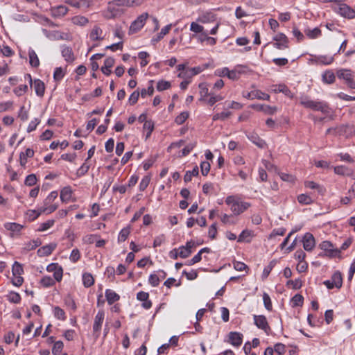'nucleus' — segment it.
Wrapping results in <instances>:
<instances>
[{
	"label": "nucleus",
	"instance_id": "nucleus-1",
	"mask_svg": "<svg viewBox=\"0 0 355 355\" xmlns=\"http://www.w3.org/2000/svg\"><path fill=\"white\" fill-rule=\"evenodd\" d=\"M225 202L233 215L236 216L242 214L251 207L250 202L242 200L241 198L236 195L228 196Z\"/></svg>",
	"mask_w": 355,
	"mask_h": 355
},
{
	"label": "nucleus",
	"instance_id": "nucleus-2",
	"mask_svg": "<svg viewBox=\"0 0 355 355\" xmlns=\"http://www.w3.org/2000/svg\"><path fill=\"white\" fill-rule=\"evenodd\" d=\"M300 103L305 108L311 109L314 111H320L324 114L329 113V107L324 101H313L309 96H304L300 98Z\"/></svg>",
	"mask_w": 355,
	"mask_h": 355
},
{
	"label": "nucleus",
	"instance_id": "nucleus-3",
	"mask_svg": "<svg viewBox=\"0 0 355 355\" xmlns=\"http://www.w3.org/2000/svg\"><path fill=\"white\" fill-rule=\"evenodd\" d=\"M149 15L144 12L139 15L134 21L132 22L130 28L129 34H134L139 31L145 25Z\"/></svg>",
	"mask_w": 355,
	"mask_h": 355
},
{
	"label": "nucleus",
	"instance_id": "nucleus-4",
	"mask_svg": "<svg viewBox=\"0 0 355 355\" xmlns=\"http://www.w3.org/2000/svg\"><path fill=\"white\" fill-rule=\"evenodd\" d=\"M274 41L273 46L279 50H284L288 48L289 40L287 36L282 33H278L272 37Z\"/></svg>",
	"mask_w": 355,
	"mask_h": 355
},
{
	"label": "nucleus",
	"instance_id": "nucleus-5",
	"mask_svg": "<svg viewBox=\"0 0 355 355\" xmlns=\"http://www.w3.org/2000/svg\"><path fill=\"white\" fill-rule=\"evenodd\" d=\"M254 324L258 329L263 330L267 335L271 333V328L269 326L267 318L263 315H254Z\"/></svg>",
	"mask_w": 355,
	"mask_h": 355
},
{
	"label": "nucleus",
	"instance_id": "nucleus-6",
	"mask_svg": "<svg viewBox=\"0 0 355 355\" xmlns=\"http://www.w3.org/2000/svg\"><path fill=\"white\" fill-rule=\"evenodd\" d=\"M334 10L340 16L348 19L355 17V10L345 3H341L334 7Z\"/></svg>",
	"mask_w": 355,
	"mask_h": 355
},
{
	"label": "nucleus",
	"instance_id": "nucleus-7",
	"mask_svg": "<svg viewBox=\"0 0 355 355\" xmlns=\"http://www.w3.org/2000/svg\"><path fill=\"white\" fill-rule=\"evenodd\" d=\"M105 318V312L103 310H99L96 315L93 323V331L94 334H96V337H98L102 324L103 323Z\"/></svg>",
	"mask_w": 355,
	"mask_h": 355
},
{
	"label": "nucleus",
	"instance_id": "nucleus-8",
	"mask_svg": "<svg viewBox=\"0 0 355 355\" xmlns=\"http://www.w3.org/2000/svg\"><path fill=\"white\" fill-rule=\"evenodd\" d=\"M117 7L119 6L115 4L114 0L108 2L107 7L106 10L105 11L104 16L106 18L111 19L120 15L121 10Z\"/></svg>",
	"mask_w": 355,
	"mask_h": 355
},
{
	"label": "nucleus",
	"instance_id": "nucleus-9",
	"mask_svg": "<svg viewBox=\"0 0 355 355\" xmlns=\"http://www.w3.org/2000/svg\"><path fill=\"white\" fill-rule=\"evenodd\" d=\"M194 247V241H187L185 245H182L178 248L179 256L182 259L187 258L191 254V249Z\"/></svg>",
	"mask_w": 355,
	"mask_h": 355
},
{
	"label": "nucleus",
	"instance_id": "nucleus-10",
	"mask_svg": "<svg viewBox=\"0 0 355 355\" xmlns=\"http://www.w3.org/2000/svg\"><path fill=\"white\" fill-rule=\"evenodd\" d=\"M320 247L322 250L326 251L328 255L334 257L340 254V250L338 249H334L333 245L330 241H324L320 244Z\"/></svg>",
	"mask_w": 355,
	"mask_h": 355
},
{
	"label": "nucleus",
	"instance_id": "nucleus-11",
	"mask_svg": "<svg viewBox=\"0 0 355 355\" xmlns=\"http://www.w3.org/2000/svg\"><path fill=\"white\" fill-rule=\"evenodd\" d=\"M303 247L305 250L306 251H311L312 250L315 245V239L311 233H306L303 237Z\"/></svg>",
	"mask_w": 355,
	"mask_h": 355
},
{
	"label": "nucleus",
	"instance_id": "nucleus-12",
	"mask_svg": "<svg viewBox=\"0 0 355 355\" xmlns=\"http://www.w3.org/2000/svg\"><path fill=\"white\" fill-rule=\"evenodd\" d=\"M61 53L64 60L69 63L73 62L76 59L72 49L68 46H62L61 47Z\"/></svg>",
	"mask_w": 355,
	"mask_h": 355
},
{
	"label": "nucleus",
	"instance_id": "nucleus-13",
	"mask_svg": "<svg viewBox=\"0 0 355 355\" xmlns=\"http://www.w3.org/2000/svg\"><path fill=\"white\" fill-rule=\"evenodd\" d=\"M251 107L254 110H256L257 111H262L266 114H274L277 111V107H272L270 105H261V104H257V105H252Z\"/></svg>",
	"mask_w": 355,
	"mask_h": 355
},
{
	"label": "nucleus",
	"instance_id": "nucleus-14",
	"mask_svg": "<svg viewBox=\"0 0 355 355\" xmlns=\"http://www.w3.org/2000/svg\"><path fill=\"white\" fill-rule=\"evenodd\" d=\"M272 91L274 93H283L285 96L290 98H293V94L289 89V88L284 84H279L272 85Z\"/></svg>",
	"mask_w": 355,
	"mask_h": 355
},
{
	"label": "nucleus",
	"instance_id": "nucleus-15",
	"mask_svg": "<svg viewBox=\"0 0 355 355\" xmlns=\"http://www.w3.org/2000/svg\"><path fill=\"white\" fill-rule=\"evenodd\" d=\"M334 60V56L331 55H318L315 56L314 58L311 59L312 63L329 65L331 64Z\"/></svg>",
	"mask_w": 355,
	"mask_h": 355
},
{
	"label": "nucleus",
	"instance_id": "nucleus-16",
	"mask_svg": "<svg viewBox=\"0 0 355 355\" xmlns=\"http://www.w3.org/2000/svg\"><path fill=\"white\" fill-rule=\"evenodd\" d=\"M245 67L237 65L234 69L230 70L227 78L232 80H236L240 78L241 73L245 72Z\"/></svg>",
	"mask_w": 355,
	"mask_h": 355
},
{
	"label": "nucleus",
	"instance_id": "nucleus-17",
	"mask_svg": "<svg viewBox=\"0 0 355 355\" xmlns=\"http://www.w3.org/2000/svg\"><path fill=\"white\" fill-rule=\"evenodd\" d=\"M89 38L94 42L102 41L104 39L103 30L98 26H94L89 33Z\"/></svg>",
	"mask_w": 355,
	"mask_h": 355
},
{
	"label": "nucleus",
	"instance_id": "nucleus-18",
	"mask_svg": "<svg viewBox=\"0 0 355 355\" xmlns=\"http://www.w3.org/2000/svg\"><path fill=\"white\" fill-rule=\"evenodd\" d=\"M55 243H50L49 245L41 247L37 250V255L39 257H45L50 255L53 251L55 249Z\"/></svg>",
	"mask_w": 355,
	"mask_h": 355
},
{
	"label": "nucleus",
	"instance_id": "nucleus-19",
	"mask_svg": "<svg viewBox=\"0 0 355 355\" xmlns=\"http://www.w3.org/2000/svg\"><path fill=\"white\" fill-rule=\"evenodd\" d=\"M144 0H114V3L118 6L133 7L139 6L142 4Z\"/></svg>",
	"mask_w": 355,
	"mask_h": 355
},
{
	"label": "nucleus",
	"instance_id": "nucleus-20",
	"mask_svg": "<svg viewBox=\"0 0 355 355\" xmlns=\"http://www.w3.org/2000/svg\"><path fill=\"white\" fill-rule=\"evenodd\" d=\"M51 11L53 17H62L67 14L69 9L67 6L60 5L52 8Z\"/></svg>",
	"mask_w": 355,
	"mask_h": 355
},
{
	"label": "nucleus",
	"instance_id": "nucleus-21",
	"mask_svg": "<svg viewBox=\"0 0 355 355\" xmlns=\"http://www.w3.org/2000/svg\"><path fill=\"white\" fill-rule=\"evenodd\" d=\"M4 227L11 232V236H14L15 234H19L24 226L16 223H6L4 224Z\"/></svg>",
	"mask_w": 355,
	"mask_h": 355
},
{
	"label": "nucleus",
	"instance_id": "nucleus-22",
	"mask_svg": "<svg viewBox=\"0 0 355 355\" xmlns=\"http://www.w3.org/2000/svg\"><path fill=\"white\" fill-rule=\"evenodd\" d=\"M230 343L236 347H239L242 344L243 335L238 332H230L229 334Z\"/></svg>",
	"mask_w": 355,
	"mask_h": 355
},
{
	"label": "nucleus",
	"instance_id": "nucleus-23",
	"mask_svg": "<svg viewBox=\"0 0 355 355\" xmlns=\"http://www.w3.org/2000/svg\"><path fill=\"white\" fill-rule=\"evenodd\" d=\"M32 85H33V88L35 92V94L38 96L42 97L44 96V92H45V85H44V83L41 80L35 79L33 81Z\"/></svg>",
	"mask_w": 355,
	"mask_h": 355
},
{
	"label": "nucleus",
	"instance_id": "nucleus-24",
	"mask_svg": "<svg viewBox=\"0 0 355 355\" xmlns=\"http://www.w3.org/2000/svg\"><path fill=\"white\" fill-rule=\"evenodd\" d=\"M236 215H233V213L231 214H222L220 216V220L222 223L226 225H234L236 224L237 221L235 219Z\"/></svg>",
	"mask_w": 355,
	"mask_h": 355
},
{
	"label": "nucleus",
	"instance_id": "nucleus-25",
	"mask_svg": "<svg viewBox=\"0 0 355 355\" xmlns=\"http://www.w3.org/2000/svg\"><path fill=\"white\" fill-rule=\"evenodd\" d=\"M107 302L109 304H112L120 299V296L115 291L111 289H106L105 292Z\"/></svg>",
	"mask_w": 355,
	"mask_h": 355
},
{
	"label": "nucleus",
	"instance_id": "nucleus-26",
	"mask_svg": "<svg viewBox=\"0 0 355 355\" xmlns=\"http://www.w3.org/2000/svg\"><path fill=\"white\" fill-rule=\"evenodd\" d=\"M253 232L249 230H244L241 232L238 237V242H246L249 243L251 241L253 237Z\"/></svg>",
	"mask_w": 355,
	"mask_h": 355
},
{
	"label": "nucleus",
	"instance_id": "nucleus-27",
	"mask_svg": "<svg viewBox=\"0 0 355 355\" xmlns=\"http://www.w3.org/2000/svg\"><path fill=\"white\" fill-rule=\"evenodd\" d=\"M248 138L256 146L260 148H263L266 146V142L261 139L257 134L251 133L248 135Z\"/></svg>",
	"mask_w": 355,
	"mask_h": 355
},
{
	"label": "nucleus",
	"instance_id": "nucleus-28",
	"mask_svg": "<svg viewBox=\"0 0 355 355\" xmlns=\"http://www.w3.org/2000/svg\"><path fill=\"white\" fill-rule=\"evenodd\" d=\"M34 155V151L31 148H27L25 152H21L19 155L20 164L24 166L27 163V158L32 157Z\"/></svg>",
	"mask_w": 355,
	"mask_h": 355
},
{
	"label": "nucleus",
	"instance_id": "nucleus-29",
	"mask_svg": "<svg viewBox=\"0 0 355 355\" xmlns=\"http://www.w3.org/2000/svg\"><path fill=\"white\" fill-rule=\"evenodd\" d=\"M336 75L338 78L345 80V83L353 77L352 71L346 69L338 70Z\"/></svg>",
	"mask_w": 355,
	"mask_h": 355
},
{
	"label": "nucleus",
	"instance_id": "nucleus-30",
	"mask_svg": "<svg viewBox=\"0 0 355 355\" xmlns=\"http://www.w3.org/2000/svg\"><path fill=\"white\" fill-rule=\"evenodd\" d=\"M71 196L72 190L70 187H65L60 191V199L63 202H68Z\"/></svg>",
	"mask_w": 355,
	"mask_h": 355
},
{
	"label": "nucleus",
	"instance_id": "nucleus-31",
	"mask_svg": "<svg viewBox=\"0 0 355 355\" xmlns=\"http://www.w3.org/2000/svg\"><path fill=\"white\" fill-rule=\"evenodd\" d=\"M252 100L253 99H259V100H266L270 101V96L269 94L259 90V89H254L252 90Z\"/></svg>",
	"mask_w": 355,
	"mask_h": 355
},
{
	"label": "nucleus",
	"instance_id": "nucleus-32",
	"mask_svg": "<svg viewBox=\"0 0 355 355\" xmlns=\"http://www.w3.org/2000/svg\"><path fill=\"white\" fill-rule=\"evenodd\" d=\"M199 89H200V101H206L207 98L209 96L210 93L209 92V89L207 87V85L205 83H202L199 84Z\"/></svg>",
	"mask_w": 355,
	"mask_h": 355
},
{
	"label": "nucleus",
	"instance_id": "nucleus-33",
	"mask_svg": "<svg viewBox=\"0 0 355 355\" xmlns=\"http://www.w3.org/2000/svg\"><path fill=\"white\" fill-rule=\"evenodd\" d=\"M29 63L33 67H37L40 65V60L35 51L29 49L28 50Z\"/></svg>",
	"mask_w": 355,
	"mask_h": 355
},
{
	"label": "nucleus",
	"instance_id": "nucleus-34",
	"mask_svg": "<svg viewBox=\"0 0 355 355\" xmlns=\"http://www.w3.org/2000/svg\"><path fill=\"white\" fill-rule=\"evenodd\" d=\"M71 22L74 25L85 26L89 23V19L85 16L77 15L71 18Z\"/></svg>",
	"mask_w": 355,
	"mask_h": 355
},
{
	"label": "nucleus",
	"instance_id": "nucleus-35",
	"mask_svg": "<svg viewBox=\"0 0 355 355\" xmlns=\"http://www.w3.org/2000/svg\"><path fill=\"white\" fill-rule=\"evenodd\" d=\"M331 280L332 281L334 285L337 288H340L343 285V277L340 272L336 271L335 272L331 278Z\"/></svg>",
	"mask_w": 355,
	"mask_h": 355
},
{
	"label": "nucleus",
	"instance_id": "nucleus-36",
	"mask_svg": "<svg viewBox=\"0 0 355 355\" xmlns=\"http://www.w3.org/2000/svg\"><path fill=\"white\" fill-rule=\"evenodd\" d=\"M297 198L298 202L302 205H311L314 201L311 196L305 193L299 195Z\"/></svg>",
	"mask_w": 355,
	"mask_h": 355
},
{
	"label": "nucleus",
	"instance_id": "nucleus-37",
	"mask_svg": "<svg viewBox=\"0 0 355 355\" xmlns=\"http://www.w3.org/2000/svg\"><path fill=\"white\" fill-rule=\"evenodd\" d=\"M304 186L306 188L317 190L318 192L320 194H322L325 191V189H324V187L322 186H321L313 181H306L304 182Z\"/></svg>",
	"mask_w": 355,
	"mask_h": 355
},
{
	"label": "nucleus",
	"instance_id": "nucleus-38",
	"mask_svg": "<svg viewBox=\"0 0 355 355\" xmlns=\"http://www.w3.org/2000/svg\"><path fill=\"white\" fill-rule=\"evenodd\" d=\"M171 27H172V24H168L166 26H164V28H162L161 31L159 32V33L157 35V37L153 38L152 42L156 43V42H159V40H161L164 37V35H166L167 33H168Z\"/></svg>",
	"mask_w": 355,
	"mask_h": 355
},
{
	"label": "nucleus",
	"instance_id": "nucleus-39",
	"mask_svg": "<svg viewBox=\"0 0 355 355\" xmlns=\"http://www.w3.org/2000/svg\"><path fill=\"white\" fill-rule=\"evenodd\" d=\"M83 285L86 288H89L92 286L94 283V279L92 274L90 273H84L83 275Z\"/></svg>",
	"mask_w": 355,
	"mask_h": 355
},
{
	"label": "nucleus",
	"instance_id": "nucleus-40",
	"mask_svg": "<svg viewBox=\"0 0 355 355\" xmlns=\"http://www.w3.org/2000/svg\"><path fill=\"white\" fill-rule=\"evenodd\" d=\"M215 20L214 15L211 13H206L200 15L197 19V21L202 24H206Z\"/></svg>",
	"mask_w": 355,
	"mask_h": 355
},
{
	"label": "nucleus",
	"instance_id": "nucleus-41",
	"mask_svg": "<svg viewBox=\"0 0 355 355\" xmlns=\"http://www.w3.org/2000/svg\"><path fill=\"white\" fill-rule=\"evenodd\" d=\"M130 233V227H126L123 228L118 236V242L121 243L124 242L128 237L129 234Z\"/></svg>",
	"mask_w": 355,
	"mask_h": 355
},
{
	"label": "nucleus",
	"instance_id": "nucleus-42",
	"mask_svg": "<svg viewBox=\"0 0 355 355\" xmlns=\"http://www.w3.org/2000/svg\"><path fill=\"white\" fill-rule=\"evenodd\" d=\"M41 244L42 241H40V239H34L25 243L24 249L27 251H31L40 246Z\"/></svg>",
	"mask_w": 355,
	"mask_h": 355
},
{
	"label": "nucleus",
	"instance_id": "nucleus-43",
	"mask_svg": "<svg viewBox=\"0 0 355 355\" xmlns=\"http://www.w3.org/2000/svg\"><path fill=\"white\" fill-rule=\"evenodd\" d=\"M335 75L334 73L330 71L327 70L322 74V80L324 83L327 84H331L335 81Z\"/></svg>",
	"mask_w": 355,
	"mask_h": 355
},
{
	"label": "nucleus",
	"instance_id": "nucleus-44",
	"mask_svg": "<svg viewBox=\"0 0 355 355\" xmlns=\"http://www.w3.org/2000/svg\"><path fill=\"white\" fill-rule=\"evenodd\" d=\"M7 300L12 303L18 304L21 301V296L18 293L11 291L6 295Z\"/></svg>",
	"mask_w": 355,
	"mask_h": 355
},
{
	"label": "nucleus",
	"instance_id": "nucleus-45",
	"mask_svg": "<svg viewBox=\"0 0 355 355\" xmlns=\"http://www.w3.org/2000/svg\"><path fill=\"white\" fill-rule=\"evenodd\" d=\"M223 99V96L220 94H214L212 92H210L209 98L207 99L205 102L211 106L214 105L216 102L222 101Z\"/></svg>",
	"mask_w": 355,
	"mask_h": 355
},
{
	"label": "nucleus",
	"instance_id": "nucleus-46",
	"mask_svg": "<svg viewBox=\"0 0 355 355\" xmlns=\"http://www.w3.org/2000/svg\"><path fill=\"white\" fill-rule=\"evenodd\" d=\"M143 128L144 132H146V139H147L150 137L151 133L153 131L154 125L152 121H146L144 124Z\"/></svg>",
	"mask_w": 355,
	"mask_h": 355
},
{
	"label": "nucleus",
	"instance_id": "nucleus-47",
	"mask_svg": "<svg viewBox=\"0 0 355 355\" xmlns=\"http://www.w3.org/2000/svg\"><path fill=\"white\" fill-rule=\"evenodd\" d=\"M199 170L198 167L196 166L192 171H188L186 172V174L184 177V180L185 182H189L191 180L193 176H197L198 175Z\"/></svg>",
	"mask_w": 355,
	"mask_h": 355
},
{
	"label": "nucleus",
	"instance_id": "nucleus-48",
	"mask_svg": "<svg viewBox=\"0 0 355 355\" xmlns=\"http://www.w3.org/2000/svg\"><path fill=\"white\" fill-rule=\"evenodd\" d=\"M54 316L60 320H66V315L64 311L59 306H55L53 310Z\"/></svg>",
	"mask_w": 355,
	"mask_h": 355
},
{
	"label": "nucleus",
	"instance_id": "nucleus-49",
	"mask_svg": "<svg viewBox=\"0 0 355 355\" xmlns=\"http://www.w3.org/2000/svg\"><path fill=\"white\" fill-rule=\"evenodd\" d=\"M13 276L21 275L24 273L23 266L17 261H15L12 268Z\"/></svg>",
	"mask_w": 355,
	"mask_h": 355
},
{
	"label": "nucleus",
	"instance_id": "nucleus-50",
	"mask_svg": "<svg viewBox=\"0 0 355 355\" xmlns=\"http://www.w3.org/2000/svg\"><path fill=\"white\" fill-rule=\"evenodd\" d=\"M64 347V344L62 341H56L54 343L53 347L52 348V354L53 355H59L62 351Z\"/></svg>",
	"mask_w": 355,
	"mask_h": 355
},
{
	"label": "nucleus",
	"instance_id": "nucleus-51",
	"mask_svg": "<svg viewBox=\"0 0 355 355\" xmlns=\"http://www.w3.org/2000/svg\"><path fill=\"white\" fill-rule=\"evenodd\" d=\"M40 283L44 287L48 288L55 284V280L50 276H44L42 278Z\"/></svg>",
	"mask_w": 355,
	"mask_h": 355
},
{
	"label": "nucleus",
	"instance_id": "nucleus-52",
	"mask_svg": "<svg viewBox=\"0 0 355 355\" xmlns=\"http://www.w3.org/2000/svg\"><path fill=\"white\" fill-rule=\"evenodd\" d=\"M28 87L27 85H19L18 87L14 89L13 92L17 96H21L28 92Z\"/></svg>",
	"mask_w": 355,
	"mask_h": 355
},
{
	"label": "nucleus",
	"instance_id": "nucleus-53",
	"mask_svg": "<svg viewBox=\"0 0 355 355\" xmlns=\"http://www.w3.org/2000/svg\"><path fill=\"white\" fill-rule=\"evenodd\" d=\"M305 33L311 39H315L321 35V31L318 28H315L313 30H307Z\"/></svg>",
	"mask_w": 355,
	"mask_h": 355
},
{
	"label": "nucleus",
	"instance_id": "nucleus-54",
	"mask_svg": "<svg viewBox=\"0 0 355 355\" xmlns=\"http://www.w3.org/2000/svg\"><path fill=\"white\" fill-rule=\"evenodd\" d=\"M190 31L195 33H202L205 31L204 27L198 24L197 22H191L190 25Z\"/></svg>",
	"mask_w": 355,
	"mask_h": 355
},
{
	"label": "nucleus",
	"instance_id": "nucleus-55",
	"mask_svg": "<svg viewBox=\"0 0 355 355\" xmlns=\"http://www.w3.org/2000/svg\"><path fill=\"white\" fill-rule=\"evenodd\" d=\"M171 83L166 80H159L157 84V89L159 92L168 89L171 87Z\"/></svg>",
	"mask_w": 355,
	"mask_h": 355
},
{
	"label": "nucleus",
	"instance_id": "nucleus-56",
	"mask_svg": "<svg viewBox=\"0 0 355 355\" xmlns=\"http://www.w3.org/2000/svg\"><path fill=\"white\" fill-rule=\"evenodd\" d=\"M231 115L230 112H222L220 113H217L214 114L212 117L213 121H217V120H225Z\"/></svg>",
	"mask_w": 355,
	"mask_h": 355
},
{
	"label": "nucleus",
	"instance_id": "nucleus-57",
	"mask_svg": "<svg viewBox=\"0 0 355 355\" xmlns=\"http://www.w3.org/2000/svg\"><path fill=\"white\" fill-rule=\"evenodd\" d=\"M263 304H264L265 308L268 311H271L272 308V302H271L270 297V296H269V295L268 293H263Z\"/></svg>",
	"mask_w": 355,
	"mask_h": 355
},
{
	"label": "nucleus",
	"instance_id": "nucleus-58",
	"mask_svg": "<svg viewBox=\"0 0 355 355\" xmlns=\"http://www.w3.org/2000/svg\"><path fill=\"white\" fill-rule=\"evenodd\" d=\"M44 206V207L41 208V211H42V213H46V214H51L58 209V205L56 204L51 203Z\"/></svg>",
	"mask_w": 355,
	"mask_h": 355
},
{
	"label": "nucleus",
	"instance_id": "nucleus-59",
	"mask_svg": "<svg viewBox=\"0 0 355 355\" xmlns=\"http://www.w3.org/2000/svg\"><path fill=\"white\" fill-rule=\"evenodd\" d=\"M54 223H55L54 220H49L40 224V227L38 228V231H40V232L46 231L48 229L51 228L52 226H53Z\"/></svg>",
	"mask_w": 355,
	"mask_h": 355
},
{
	"label": "nucleus",
	"instance_id": "nucleus-60",
	"mask_svg": "<svg viewBox=\"0 0 355 355\" xmlns=\"http://www.w3.org/2000/svg\"><path fill=\"white\" fill-rule=\"evenodd\" d=\"M189 117V112H182L178 116H176L175 121L177 124L181 125Z\"/></svg>",
	"mask_w": 355,
	"mask_h": 355
},
{
	"label": "nucleus",
	"instance_id": "nucleus-61",
	"mask_svg": "<svg viewBox=\"0 0 355 355\" xmlns=\"http://www.w3.org/2000/svg\"><path fill=\"white\" fill-rule=\"evenodd\" d=\"M64 76V72L61 67L55 68L53 73V78L55 81H60L63 78Z\"/></svg>",
	"mask_w": 355,
	"mask_h": 355
},
{
	"label": "nucleus",
	"instance_id": "nucleus-62",
	"mask_svg": "<svg viewBox=\"0 0 355 355\" xmlns=\"http://www.w3.org/2000/svg\"><path fill=\"white\" fill-rule=\"evenodd\" d=\"M149 56V54L146 51H141L138 53V58L141 60L140 62L141 67H144L146 66L148 63V61L146 58Z\"/></svg>",
	"mask_w": 355,
	"mask_h": 355
},
{
	"label": "nucleus",
	"instance_id": "nucleus-63",
	"mask_svg": "<svg viewBox=\"0 0 355 355\" xmlns=\"http://www.w3.org/2000/svg\"><path fill=\"white\" fill-rule=\"evenodd\" d=\"M36 182H37V178H36L35 175L31 174V175H28L26 178L24 184L26 186L31 187V186L35 185L36 184Z\"/></svg>",
	"mask_w": 355,
	"mask_h": 355
},
{
	"label": "nucleus",
	"instance_id": "nucleus-64",
	"mask_svg": "<svg viewBox=\"0 0 355 355\" xmlns=\"http://www.w3.org/2000/svg\"><path fill=\"white\" fill-rule=\"evenodd\" d=\"M80 258V252L78 249H73L70 254L69 259L73 263L77 262Z\"/></svg>",
	"mask_w": 355,
	"mask_h": 355
}]
</instances>
